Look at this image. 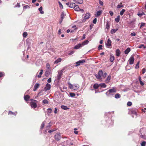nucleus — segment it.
Segmentation results:
<instances>
[{"instance_id": "nucleus-1", "label": "nucleus", "mask_w": 146, "mask_h": 146, "mask_svg": "<svg viewBox=\"0 0 146 146\" xmlns=\"http://www.w3.org/2000/svg\"><path fill=\"white\" fill-rule=\"evenodd\" d=\"M116 90L115 89L113 88L111 89H110L108 90L106 92V94L108 96H109L110 95H113V94L116 92Z\"/></svg>"}, {"instance_id": "nucleus-2", "label": "nucleus", "mask_w": 146, "mask_h": 146, "mask_svg": "<svg viewBox=\"0 0 146 146\" xmlns=\"http://www.w3.org/2000/svg\"><path fill=\"white\" fill-rule=\"evenodd\" d=\"M103 74V71L101 70H100L98 71V74H95L96 77L99 80H102L101 76Z\"/></svg>"}, {"instance_id": "nucleus-3", "label": "nucleus", "mask_w": 146, "mask_h": 146, "mask_svg": "<svg viewBox=\"0 0 146 146\" xmlns=\"http://www.w3.org/2000/svg\"><path fill=\"white\" fill-rule=\"evenodd\" d=\"M90 16V14L89 13H87L85 15L84 19L82 20V21L84 22L86 20L88 19L89 18Z\"/></svg>"}, {"instance_id": "nucleus-4", "label": "nucleus", "mask_w": 146, "mask_h": 146, "mask_svg": "<svg viewBox=\"0 0 146 146\" xmlns=\"http://www.w3.org/2000/svg\"><path fill=\"white\" fill-rule=\"evenodd\" d=\"M61 138V135L59 133H57L54 135L55 139L57 141H59Z\"/></svg>"}, {"instance_id": "nucleus-5", "label": "nucleus", "mask_w": 146, "mask_h": 146, "mask_svg": "<svg viewBox=\"0 0 146 146\" xmlns=\"http://www.w3.org/2000/svg\"><path fill=\"white\" fill-rule=\"evenodd\" d=\"M134 58L133 56L132 55L130 58H129V64H133L134 61Z\"/></svg>"}, {"instance_id": "nucleus-6", "label": "nucleus", "mask_w": 146, "mask_h": 146, "mask_svg": "<svg viewBox=\"0 0 146 146\" xmlns=\"http://www.w3.org/2000/svg\"><path fill=\"white\" fill-rule=\"evenodd\" d=\"M85 62V61L84 60H80L76 62V66H79L81 64Z\"/></svg>"}, {"instance_id": "nucleus-7", "label": "nucleus", "mask_w": 146, "mask_h": 146, "mask_svg": "<svg viewBox=\"0 0 146 146\" xmlns=\"http://www.w3.org/2000/svg\"><path fill=\"white\" fill-rule=\"evenodd\" d=\"M79 88V86L78 84L73 85L72 90L74 91H76Z\"/></svg>"}, {"instance_id": "nucleus-8", "label": "nucleus", "mask_w": 146, "mask_h": 146, "mask_svg": "<svg viewBox=\"0 0 146 146\" xmlns=\"http://www.w3.org/2000/svg\"><path fill=\"white\" fill-rule=\"evenodd\" d=\"M51 88V85L48 83H47L46 85V86L45 87L44 90L46 91L50 89Z\"/></svg>"}, {"instance_id": "nucleus-9", "label": "nucleus", "mask_w": 146, "mask_h": 146, "mask_svg": "<svg viewBox=\"0 0 146 146\" xmlns=\"http://www.w3.org/2000/svg\"><path fill=\"white\" fill-rule=\"evenodd\" d=\"M51 70L50 69H46L45 74V76L48 77L50 74Z\"/></svg>"}, {"instance_id": "nucleus-10", "label": "nucleus", "mask_w": 146, "mask_h": 146, "mask_svg": "<svg viewBox=\"0 0 146 146\" xmlns=\"http://www.w3.org/2000/svg\"><path fill=\"white\" fill-rule=\"evenodd\" d=\"M111 40L109 38L108 39L107 42L106 43V44L107 46H110L111 45Z\"/></svg>"}, {"instance_id": "nucleus-11", "label": "nucleus", "mask_w": 146, "mask_h": 146, "mask_svg": "<svg viewBox=\"0 0 146 146\" xmlns=\"http://www.w3.org/2000/svg\"><path fill=\"white\" fill-rule=\"evenodd\" d=\"M31 106L33 108H35L37 107L36 104L35 102H31Z\"/></svg>"}, {"instance_id": "nucleus-12", "label": "nucleus", "mask_w": 146, "mask_h": 146, "mask_svg": "<svg viewBox=\"0 0 146 146\" xmlns=\"http://www.w3.org/2000/svg\"><path fill=\"white\" fill-rule=\"evenodd\" d=\"M62 74V71H61L60 72H58L57 76V79L58 80H60L61 78V76Z\"/></svg>"}, {"instance_id": "nucleus-13", "label": "nucleus", "mask_w": 146, "mask_h": 146, "mask_svg": "<svg viewBox=\"0 0 146 146\" xmlns=\"http://www.w3.org/2000/svg\"><path fill=\"white\" fill-rule=\"evenodd\" d=\"M82 46V44L80 43H79L76 45L74 47V48L77 49H78Z\"/></svg>"}, {"instance_id": "nucleus-14", "label": "nucleus", "mask_w": 146, "mask_h": 146, "mask_svg": "<svg viewBox=\"0 0 146 146\" xmlns=\"http://www.w3.org/2000/svg\"><path fill=\"white\" fill-rule=\"evenodd\" d=\"M74 1L77 4H81L83 3V0H74Z\"/></svg>"}, {"instance_id": "nucleus-15", "label": "nucleus", "mask_w": 146, "mask_h": 146, "mask_svg": "<svg viewBox=\"0 0 146 146\" xmlns=\"http://www.w3.org/2000/svg\"><path fill=\"white\" fill-rule=\"evenodd\" d=\"M130 112L132 114L134 115H135L136 117H137V114L136 111L134 110H131L130 111Z\"/></svg>"}, {"instance_id": "nucleus-16", "label": "nucleus", "mask_w": 146, "mask_h": 146, "mask_svg": "<svg viewBox=\"0 0 146 146\" xmlns=\"http://www.w3.org/2000/svg\"><path fill=\"white\" fill-rule=\"evenodd\" d=\"M39 85V84L38 83L36 84H35L33 89V91H35L38 88Z\"/></svg>"}, {"instance_id": "nucleus-17", "label": "nucleus", "mask_w": 146, "mask_h": 146, "mask_svg": "<svg viewBox=\"0 0 146 146\" xmlns=\"http://www.w3.org/2000/svg\"><path fill=\"white\" fill-rule=\"evenodd\" d=\"M65 16V15L64 12H62L61 15V21L60 22V24L63 20V19L64 18Z\"/></svg>"}, {"instance_id": "nucleus-18", "label": "nucleus", "mask_w": 146, "mask_h": 146, "mask_svg": "<svg viewBox=\"0 0 146 146\" xmlns=\"http://www.w3.org/2000/svg\"><path fill=\"white\" fill-rule=\"evenodd\" d=\"M130 48L128 47L125 51L124 53L125 54H127L130 52Z\"/></svg>"}, {"instance_id": "nucleus-19", "label": "nucleus", "mask_w": 146, "mask_h": 146, "mask_svg": "<svg viewBox=\"0 0 146 146\" xmlns=\"http://www.w3.org/2000/svg\"><path fill=\"white\" fill-rule=\"evenodd\" d=\"M74 9L75 11H79V10H80V8L79 6L77 5H76L74 8Z\"/></svg>"}, {"instance_id": "nucleus-20", "label": "nucleus", "mask_w": 146, "mask_h": 146, "mask_svg": "<svg viewBox=\"0 0 146 146\" xmlns=\"http://www.w3.org/2000/svg\"><path fill=\"white\" fill-rule=\"evenodd\" d=\"M121 52L119 49H117L115 51V55L117 56H119L120 55Z\"/></svg>"}, {"instance_id": "nucleus-21", "label": "nucleus", "mask_w": 146, "mask_h": 146, "mask_svg": "<svg viewBox=\"0 0 146 146\" xmlns=\"http://www.w3.org/2000/svg\"><path fill=\"white\" fill-rule=\"evenodd\" d=\"M30 98V96L28 95H26L24 96V100L26 101H29Z\"/></svg>"}, {"instance_id": "nucleus-22", "label": "nucleus", "mask_w": 146, "mask_h": 146, "mask_svg": "<svg viewBox=\"0 0 146 146\" xmlns=\"http://www.w3.org/2000/svg\"><path fill=\"white\" fill-rule=\"evenodd\" d=\"M118 29H112L110 31V33L111 34H113L115 33L117 30Z\"/></svg>"}, {"instance_id": "nucleus-23", "label": "nucleus", "mask_w": 146, "mask_h": 146, "mask_svg": "<svg viewBox=\"0 0 146 146\" xmlns=\"http://www.w3.org/2000/svg\"><path fill=\"white\" fill-rule=\"evenodd\" d=\"M114 59V57L112 54H111L110 57V61L111 62H112L113 61Z\"/></svg>"}, {"instance_id": "nucleus-24", "label": "nucleus", "mask_w": 146, "mask_h": 146, "mask_svg": "<svg viewBox=\"0 0 146 146\" xmlns=\"http://www.w3.org/2000/svg\"><path fill=\"white\" fill-rule=\"evenodd\" d=\"M102 11H98L97 12L96 14V17H98L99 16H100L102 13Z\"/></svg>"}, {"instance_id": "nucleus-25", "label": "nucleus", "mask_w": 146, "mask_h": 146, "mask_svg": "<svg viewBox=\"0 0 146 146\" xmlns=\"http://www.w3.org/2000/svg\"><path fill=\"white\" fill-rule=\"evenodd\" d=\"M111 79V76H109L107 78L105 82L106 83H108L110 81Z\"/></svg>"}, {"instance_id": "nucleus-26", "label": "nucleus", "mask_w": 146, "mask_h": 146, "mask_svg": "<svg viewBox=\"0 0 146 146\" xmlns=\"http://www.w3.org/2000/svg\"><path fill=\"white\" fill-rule=\"evenodd\" d=\"M89 42V41L88 40H86L83 42L82 44V46H83L86 44H87Z\"/></svg>"}, {"instance_id": "nucleus-27", "label": "nucleus", "mask_w": 146, "mask_h": 146, "mask_svg": "<svg viewBox=\"0 0 146 146\" xmlns=\"http://www.w3.org/2000/svg\"><path fill=\"white\" fill-rule=\"evenodd\" d=\"M99 86V84H95L93 86V88L95 89H97Z\"/></svg>"}, {"instance_id": "nucleus-28", "label": "nucleus", "mask_w": 146, "mask_h": 146, "mask_svg": "<svg viewBox=\"0 0 146 146\" xmlns=\"http://www.w3.org/2000/svg\"><path fill=\"white\" fill-rule=\"evenodd\" d=\"M61 108L62 109L64 110H66L69 109V108H68L66 106L62 105L61 106Z\"/></svg>"}, {"instance_id": "nucleus-29", "label": "nucleus", "mask_w": 146, "mask_h": 146, "mask_svg": "<svg viewBox=\"0 0 146 146\" xmlns=\"http://www.w3.org/2000/svg\"><path fill=\"white\" fill-rule=\"evenodd\" d=\"M100 86L102 88H105L106 87V85L105 83H101L99 84Z\"/></svg>"}, {"instance_id": "nucleus-30", "label": "nucleus", "mask_w": 146, "mask_h": 146, "mask_svg": "<svg viewBox=\"0 0 146 146\" xmlns=\"http://www.w3.org/2000/svg\"><path fill=\"white\" fill-rule=\"evenodd\" d=\"M38 10L40 12V13L41 14H42L44 13V11H42V7L41 6L39 8Z\"/></svg>"}, {"instance_id": "nucleus-31", "label": "nucleus", "mask_w": 146, "mask_h": 146, "mask_svg": "<svg viewBox=\"0 0 146 146\" xmlns=\"http://www.w3.org/2000/svg\"><path fill=\"white\" fill-rule=\"evenodd\" d=\"M61 61V58H58L54 62V64L58 63L60 62Z\"/></svg>"}, {"instance_id": "nucleus-32", "label": "nucleus", "mask_w": 146, "mask_h": 146, "mask_svg": "<svg viewBox=\"0 0 146 146\" xmlns=\"http://www.w3.org/2000/svg\"><path fill=\"white\" fill-rule=\"evenodd\" d=\"M75 4L74 3H70V4L69 7L70 8H74L75 6Z\"/></svg>"}, {"instance_id": "nucleus-33", "label": "nucleus", "mask_w": 146, "mask_h": 146, "mask_svg": "<svg viewBox=\"0 0 146 146\" xmlns=\"http://www.w3.org/2000/svg\"><path fill=\"white\" fill-rule=\"evenodd\" d=\"M121 97L120 94L118 93L116 94L115 95V98L116 99L120 98Z\"/></svg>"}, {"instance_id": "nucleus-34", "label": "nucleus", "mask_w": 146, "mask_h": 146, "mask_svg": "<svg viewBox=\"0 0 146 146\" xmlns=\"http://www.w3.org/2000/svg\"><path fill=\"white\" fill-rule=\"evenodd\" d=\"M120 16L119 15H118L116 18H115V20L117 23L119 22L120 20Z\"/></svg>"}, {"instance_id": "nucleus-35", "label": "nucleus", "mask_w": 146, "mask_h": 146, "mask_svg": "<svg viewBox=\"0 0 146 146\" xmlns=\"http://www.w3.org/2000/svg\"><path fill=\"white\" fill-rule=\"evenodd\" d=\"M43 70H40V72L39 73V74L38 75L37 77L38 78H40L41 77V75L43 73Z\"/></svg>"}, {"instance_id": "nucleus-36", "label": "nucleus", "mask_w": 146, "mask_h": 146, "mask_svg": "<svg viewBox=\"0 0 146 146\" xmlns=\"http://www.w3.org/2000/svg\"><path fill=\"white\" fill-rule=\"evenodd\" d=\"M110 26L109 22H107L106 24V28L108 29H109Z\"/></svg>"}, {"instance_id": "nucleus-37", "label": "nucleus", "mask_w": 146, "mask_h": 146, "mask_svg": "<svg viewBox=\"0 0 146 146\" xmlns=\"http://www.w3.org/2000/svg\"><path fill=\"white\" fill-rule=\"evenodd\" d=\"M68 84L69 85V88L70 89L72 90L73 85H72L70 83H69V82L68 83Z\"/></svg>"}, {"instance_id": "nucleus-38", "label": "nucleus", "mask_w": 146, "mask_h": 146, "mask_svg": "<svg viewBox=\"0 0 146 146\" xmlns=\"http://www.w3.org/2000/svg\"><path fill=\"white\" fill-rule=\"evenodd\" d=\"M125 9H123L120 13V15L121 16L125 12Z\"/></svg>"}, {"instance_id": "nucleus-39", "label": "nucleus", "mask_w": 146, "mask_h": 146, "mask_svg": "<svg viewBox=\"0 0 146 146\" xmlns=\"http://www.w3.org/2000/svg\"><path fill=\"white\" fill-rule=\"evenodd\" d=\"M42 103L44 104H48V102L47 100L45 99L42 101Z\"/></svg>"}, {"instance_id": "nucleus-40", "label": "nucleus", "mask_w": 146, "mask_h": 146, "mask_svg": "<svg viewBox=\"0 0 146 146\" xmlns=\"http://www.w3.org/2000/svg\"><path fill=\"white\" fill-rule=\"evenodd\" d=\"M69 95L71 97H74L75 96V94L74 93H70L69 94Z\"/></svg>"}, {"instance_id": "nucleus-41", "label": "nucleus", "mask_w": 146, "mask_h": 146, "mask_svg": "<svg viewBox=\"0 0 146 146\" xmlns=\"http://www.w3.org/2000/svg\"><path fill=\"white\" fill-rule=\"evenodd\" d=\"M50 123H49L48 124V125L46 126V129H47V130L48 129L50 128V127L51 126V125H50Z\"/></svg>"}, {"instance_id": "nucleus-42", "label": "nucleus", "mask_w": 146, "mask_h": 146, "mask_svg": "<svg viewBox=\"0 0 146 146\" xmlns=\"http://www.w3.org/2000/svg\"><path fill=\"white\" fill-rule=\"evenodd\" d=\"M52 112V109L50 108H49L47 110V112L48 113H50Z\"/></svg>"}, {"instance_id": "nucleus-43", "label": "nucleus", "mask_w": 146, "mask_h": 146, "mask_svg": "<svg viewBox=\"0 0 146 146\" xmlns=\"http://www.w3.org/2000/svg\"><path fill=\"white\" fill-rule=\"evenodd\" d=\"M9 114L10 115H16V114H15V113H13L10 111H9Z\"/></svg>"}, {"instance_id": "nucleus-44", "label": "nucleus", "mask_w": 146, "mask_h": 146, "mask_svg": "<svg viewBox=\"0 0 146 146\" xmlns=\"http://www.w3.org/2000/svg\"><path fill=\"white\" fill-rule=\"evenodd\" d=\"M146 142L145 141H143L141 144V146H145Z\"/></svg>"}, {"instance_id": "nucleus-45", "label": "nucleus", "mask_w": 146, "mask_h": 146, "mask_svg": "<svg viewBox=\"0 0 146 146\" xmlns=\"http://www.w3.org/2000/svg\"><path fill=\"white\" fill-rule=\"evenodd\" d=\"M46 67L47 68V69H50V65L48 63H47L46 65Z\"/></svg>"}, {"instance_id": "nucleus-46", "label": "nucleus", "mask_w": 146, "mask_h": 146, "mask_svg": "<svg viewBox=\"0 0 146 146\" xmlns=\"http://www.w3.org/2000/svg\"><path fill=\"white\" fill-rule=\"evenodd\" d=\"M143 47L144 48H146V46H145L143 44H141L139 46V48H142Z\"/></svg>"}, {"instance_id": "nucleus-47", "label": "nucleus", "mask_w": 146, "mask_h": 146, "mask_svg": "<svg viewBox=\"0 0 146 146\" xmlns=\"http://www.w3.org/2000/svg\"><path fill=\"white\" fill-rule=\"evenodd\" d=\"M107 75V74L106 72H105L104 74H103L102 76L103 78H105L106 77Z\"/></svg>"}, {"instance_id": "nucleus-48", "label": "nucleus", "mask_w": 146, "mask_h": 146, "mask_svg": "<svg viewBox=\"0 0 146 146\" xmlns=\"http://www.w3.org/2000/svg\"><path fill=\"white\" fill-rule=\"evenodd\" d=\"M139 61L137 62V64L136 65V66L135 67V68L136 69H137L139 68Z\"/></svg>"}, {"instance_id": "nucleus-49", "label": "nucleus", "mask_w": 146, "mask_h": 146, "mask_svg": "<svg viewBox=\"0 0 146 146\" xmlns=\"http://www.w3.org/2000/svg\"><path fill=\"white\" fill-rule=\"evenodd\" d=\"M132 105V103L131 102H128L127 103V105L128 106H131Z\"/></svg>"}, {"instance_id": "nucleus-50", "label": "nucleus", "mask_w": 146, "mask_h": 146, "mask_svg": "<svg viewBox=\"0 0 146 146\" xmlns=\"http://www.w3.org/2000/svg\"><path fill=\"white\" fill-rule=\"evenodd\" d=\"M27 35V32H24L23 33V37H26Z\"/></svg>"}, {"instance_id": "nucleus-51", "label": "nucleus", "mask_w": 146, "mask_h": 146, "mask_svg": "<svg viewBox=\"0 0 146 146\" xmlns=\"http://www.w3.org/2000/svg\"><path fill=\"white\" fill-rule=\"evenodd\" d=\"M98 50H102V45H100L98 47Z\"/></svg>"}, {"instance_id": "nucleus-52", "label": "nucleus", "mask_w": 146, "mask_h": 146, "mask_svg": "<svg viewBox=\"0 0 146 146\" xmlns=\"http://www.w3.org/2000/svg\"><path fill=\"white\" fill-rule=\"evenodd\" d=\"M44 122H43L41 124V128L42 129L44 127Z\"/></svg>"}, {"instance_id": "nucleus-53", "label": "nucleus", "mask_w": 146, "mask_h": 146, "mask_svg": "<svg viewBox=\"0 0 146 146\" xmlns=\"http://www.w3.org/2000/svg\"><path fill=\"white\" fill-rule=\"evenodd\" d=\"M30 8V7L28 5H26L24 7V9H29Z\"/></svg>"}, {"instance_id": "nucleus-54", "label": "nucleus", "mask_w": 146, "mask_h": 146, "mask_svg": "<svg viewBox=\"0 0 146 146\" xmlns=\"http://www.w3.org/2000/svg\"><path fill=\"white\" fill-rule=\"evenodd\" d=\"M58 3L60 7H61L62 9H63V7L62 3L59 1L58 2Z\"/></svg>"}, {"instance_id": "nucleus-55", "label": "nucleus", "mask_w": 146, "mask_h": 146, "mask_svg": "<svg viewBox=\"0 0 146 146\" xmlns=\"http://www.w3.org/2000/svg\"><path fill=\"white\" fill-rule=\"evenodd\" d=\"M109 13H110V15L111 16H113V12L112 11H109Z\"/></svg>"}, {"instance_id": "nucleus-56", "label": "nucleus", "mask_w": 146, "mask_h": 146, "mask_svg": "<svg viewBox=\"0 0 146 146\" xmlns=\"http://www.w3.org/2000/svg\"><path fill=\"white\" fill-rule=\"evenodd\" d=\"M123 6L122 5H120V4H119L117 5V8H119L122 7Z\"/></svg>"}, {"instance_id": "nucleus-57", "label": "nucleus", "mask_w": 146, "mask_h": 146, "mask_svg": "<svg viewBox=\"0 0 146 146\" xmlns=\"http://www.w3.org/2000/svg\"><path fill=\"white\" fill-rule=\"evenodd\" d=\"M146 71V69L145 68H143L142 70V74H144Z\"/></svg>"}, {"instance_id": "nucleus-58", "label": "nucleus", "mask_w": 146, "mask_h": 146, "mask_svg": "<svg viewBox=\"0 0 146 146\" xmlns=\"http://www.w3.org/2000/svg\"><path fill=\"white\" fill-rule=\"evenodd\" d=\"M145 25V23H141V26L140 27V28H141L142 27L144 26Z\"/></svg>"}, {"instance_id": "nucleus-59", "label": "nucleus", "mask_w": 146, "mask_h": 146, "mask_svg": "<svg viewBox=\"0 0 146 146\" xmlns=\"http://www.w3.org/2000/svg\"><path fill=\"white\" fill-rule=\"evenodd\" d=\"M97 19L96 18H95L93 21V23L94 24H96V23Z\"/></svg>"}, {"instance_id": "nucleus-60", "label": "nucleus", "mask_w": 146, "mask_h": 146, "mask_svg": "<svg viewBox=\"0 0 146 146\" xmlns=\"http://www.w3.org/2000/svg\"><path fill=\"white\" fill-rule=\"evenodd\" d=\"M99 3L101 5H103V3L102 1L100 0L99 1Z\"/></svg>"}, {"instance_id": "nucleus-61", "label": "nucleus", "mask_w": 146, "mask_h": 146, "mask_svg": "<svg viewBox=\"0 0 146 146\" xmlns=\"http://www.w3.org/2000/svg\"><path fill=\"white\" fill-rule=\"evenodd\" d=\"M47 81L48 83H50L51 82V78H49L47 80Z\"/></svg>"}, {"instance_id": "nucleus-62", "label": "nucleus", "mask_w": 146, "mask_h": 146, "mask_svg": "<svg viewBox=\"0 0 146 146\" xmlns=\"http://www.w3.org/2000/svg\"><path fill=\"white\" fill-rule=\"evenodd\" d=\"M4 73L3 72H0V78L4 75Z\"/></svg>"}, {"instance_id": "nucleus-63", "label": "nucleus", "mask_w": 146, "mask_h": 146, "mask_svg": "<svg viewBox=\"0 0 146 146\" xmlns=\"http://www.w3.org/2000/svg\"><path fill=\"white\" fill-rule=\"evenodd\" d=\"M74 52V51H71L68 54L69 55H71L73 54Z\"/></svg>"}, {"instance_id": "nucleus-64", "label": "nucleus", "mask_w": 146, "mask_h": 146, "mask_svg": "<svg viewBox=\"0 0 146 146\" xmlns=\"http://www.w3.org/2000/svg\"><path fill=\"white\" fill-rule=\"evenodd\" d=\"M16 7H20V5L19 3H17V4L15 5Z\"/></svg>"}]
</instances>
